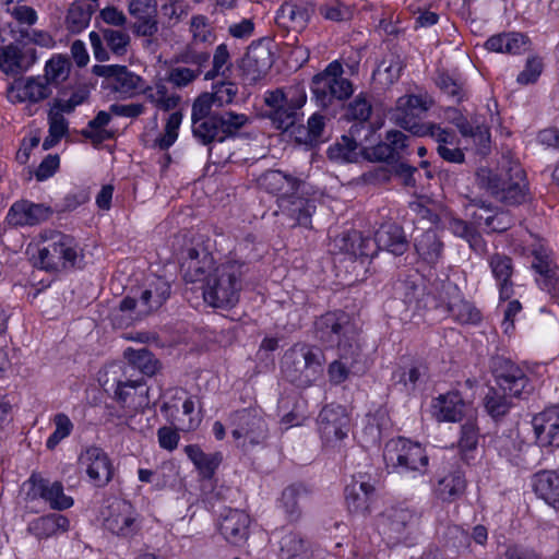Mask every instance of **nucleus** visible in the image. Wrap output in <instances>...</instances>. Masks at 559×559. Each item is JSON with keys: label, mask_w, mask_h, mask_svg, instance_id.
I'll list each match as a JSON object with an SVG mask.
<instances>
[{"label": "nucleus", "mask_w": 559, "mask_h": 559, "mask_svg": "<svg viewBox=\"0 0 559 559\" xmlns=\"http://www.w3.org/2000/svg\"><path fill=\"white\" fill-rule=\"evenodd\" d=\"M318 430L325 445L336 447L349 431V417L341 405H326L318 417Z\"/></svg>", "instance_id": "4468645a"}, {"label": "nucleus", "mask_w": 559, "mask_h": 559, "mask_svg": "<svg viewBox=\"0 0 559 559\" xmlns=\"http://www.w3.org/2000/svg\"><path fill=\"white\" fill-rule=\"evenodd\" d=\"M378 249L385 250L394 255H402L408 248V241L401 226L383 224L376 231Z\"/></svg>", "instance_id": "58836bf2"}, {"label": "nucleus", "mask_w": 559, "mask_h": 559, "mask_svg": "<svg viewBox=\"0 0 559 559\" xmlns=\"http://www.w3.org/2000/svg\"><path fill=\"white\" fill-rule=\"evenodd\" d=\"M51 95L52 88L40 75L16 79L7 88V97L13 104H37Z\"/></svg>", "instance_id": "f3484780"}, {"label": "nucleus", "mask_w": 559, "mask_h": 559, "mask_svg": "<svg viewBox=\"0 0 559 559\" xmlns=\"http://www.w3.org/2000/svg\"><path fill=\"white\" fill-rule=\"evenodd\" d=\"M448 114L450 121L464 138H472L479 146L487 147L490 142V131L481 116L475 115L468 120L456 109H449Z\"/></svg>", "instance_id": "f704fd0d"}, {"label": "nucleus", "mask_w": 559, "mask_h": 559, "mask_svg": "<svg viewBox=\"0 0 559 559\" xmlns=\"http://www.w3.org/2000/svg\"><path fill=\"white\" fill-rule=\"evenodd\" d=\"M248 265L237 260H227L213 270L203 284V298L211 307L230 308L239 301L243 276Z\"/></svg>", "instance_id": "7ed1b4c3"}, {"label": "nucleus", "mask_w": 559, "mask_h": 559, "mask_svg": "<svg viewBox=\"0 0 559 559\" xmlns=\"http://www.w3.org/2000/svg\"><path fill=\"white\" fill-rule=\"evenodd\" d=\"M306 551V542L297 533H287L280 540V555L283 559H294Z\"/></svg>", "instance_id": "774afa93"}, {"label": "nucleus", "mask_w": 559, "mask_h": 559, "mask_svg": "<svg viewBox=\"0 0 559 559\" xmlns=\"http://www.w3.org/2000/svg\"><path fill=\"white\" fill-rule=\"evenodd\" d=\"M230 420L234 426L233 437L236 440L243 439V444H259L267 436V425L262 411L258 407L236 411L231 414Z\"/></svg>", "instance_id": "ddd939ff"}, {"label": "nucleus", "mask_w": 559, "mask_h": 559, "mask_svg": "<svg viewBox=\"0 0 559 559\" xmlns=\"http://www.w3.org/2000/svg\"><path fill=\"white\" fill-rule=\"evenodd\" d=\"M33 253L34 265L47 272L79 266L83 255L75 239L57 230H44Z\"/></svg>", "instance_id": "f03ea898"}, {"label": "nucleus", "mask_w": 559, "mask_h": 559, "mask_svg": "<svg viewBox=\"0 0 559 559\" xmlns=\"http://www.w3.org/2000/svg\"><path fill=\"white\" fill-rule=\"evenodd\" d=\"M111 119V112L99 111L94 119H92L87 127L82 130V135L92 140L94 143H102L111 138V133L104 129Z\"/></svg>", "instance_id": "052dcab7"}, {"label": "nucleus", "mask_w": 559, "mask_h": 559, "mask_svg": "<svg viewBox=\"0 0 559 559\" xmlns=\"http://www.w3.org/2000/svg\"><path fill=\"white\" fill-rule=\"evenodd\" d=\"M307 102L306 88L301 84L287 88L266 91L264 103L267 107L265 116L277 130L288 131L301 118L300 109Z\"/></svg>", "instance_id": "0eeeda50"}, {"label": "nucleus", "mask_w": 559, "mask_h": 559, "mask_svg": "<svg viewBox=\"0 0 559 559\" xmlns=\"http://www.w3.org/2000/svg\"><path fill=\"white\" fill-rule=\"evenodd\" d=\"M316 337L329 345L336 346L343 358L360 353L359 329L344 311H329L314 322Z\"/></svg>", "instance_id": "423d86ee"}, {"label": "nucleus", "mask_w": 559, "mask_h": 559, "mask_svg": "<svg viewBox=\"0 0 559 559\" xmlns=\"http://www.w3.org/2000/svg\"><path fill=\"white\" fill-rule=\"evenodd\" d=\"M70 62L62 56H56L49 59L45 64V73L41 75L50 87L57 88L70 74Z\"/></svg>", "instance_id": "5fc2aeb1"}, {"label": "nucleus", "mask_w": 559, "mask_h": 559, "mask_svg": "<svg viewBox=\"0 0 559 559\" xmlns=\"http://www.w3.org/2000/svg\"><path fill=\"white\" fill-rule=\"evenodd\" d=\"M36 61L35 48L10 44L0 49V69L7 74L27 71Z\"/></svg>", "instance_id": "473e14b6"}, {"label": "nucleus", "mask_w": 559, "mask_h": 559, "mask_svg": "<svg viewBox=\"0 0 559 559\" xmlns=\"http://www.w3.org/2000/svg\"><path fill=\"white\" fill-rule=\"evenodd\" d=\"M214 259L206 250L189 248L181 262V270L187 282L206 283V277L213 272Z\"/></svg>", "instance_id": "bb28decb"}, {"label": "nucleus", "mask_w": 559, "mask_h": 559, "mask_svg": "<svg viewBox=\"0 0 559 559\" xmlns=\"http://www.w3.org/2000/svg\"><path fill=\"white\" fill-rule=\"evenodd\" d=\"M488 264L499 287L500 299L507 300L513 294V274L512 259L504 253H493L488 258Z\"/></svg>", "instance_id": "4c0bfd02"}, {"label": "nucleus", "mask_w": 559, "mask_h": 559, "mask_svg": "<svg viewBox=\"0 0 559 559\" xmlns=\"http://www.w3.org/2000/svg\"><path fill=\"white\" fill-rule=\"evenodd\" d=\"M371 110L370 103L365 96L359 94L348 104L345 116L348 120L358 121L357 124H359L360 131L366 130L370 132V128H366L365 122L369 119Z\"/></svg>", "instance_id": "0e129e2a"}, {"label": "nucleus", "mask_w": 559, "mask_h": 559, "mask_svg": "<svg viewBox=\"0 0 559 559\" xmlns=\"http://www.w3.org/2000/svg\"><path fill=\"white\" fill-rule=\"evenodd\" d=\"M479 429L476 424L474 414L468 416L465 423L461 427V437L459 440V447L462 452L463 459L468 462V452L476 449L478 444Z\"/></svg>", "instance_id": "bf43d9fd"}, {"label": "nucleus", "mask_w": 559, "mask_h": 559, "mask_svg": "<svg viewBox=\"0 0 559 559\" xmlns=\"http://www.w3.org/2000/svg\"><path fill=\"white\" fill-rule=\"evenodd\" d=\"M177 61L190 64L193 70H200L202 73L203 68L209 63L210 52L207 47L201 45H193L188 43L177 55Z\"/></svg>", "instance_id": "4d7b16f0"}, {"label": "nucleus", "mask_w": 559, "mask_h": 559, "mask_svg": "<svg viewBox=\"0 0 559 559\" xmlns=\"http://www.w3.org/2000/svg\"><path fill=\"white\" fill-rule=\"evenodd\" d=\"M36 490L41 499H44L52 510H67L74 503L72 497L67 496L63 491V485L60 481L40 479L36 484Z\"/></svg>", "instance_id": "a18cd8bd"}, {"label": "nucleus", "mask_w": 559, "mask_h": 559, "mask_svg": "<svg viewBox=\"0 0 559 559\" xmlns=\"http://www.w3.org/2000/svg\"><path fill=\"white\" fill-rule=\"evenodd\" d=\"M432 409L438 421L448 423L461 421L474 414L472 406L457 391H450L433 399Z\"/></svg>", "instance_id": "aec40b11"}, {"label": "nucleus", "mask_w": 559, "mask_h": 559, "mask_svg": "<svg viewBox=\"0 0 559 559\" xmlns=\"http://www.w3.org/2000/svg\"><path fill=\"white\" fill-rule=\"evenodd\" d=\"M214 104L216 103L210 93L200 95L193 102L191 109L192 134L199 143L204 141L210 129L213 128L212 122L215 115L218 114V111H212Z\"/></svg>", "instance_id": "7c9ffc66"}, {"label": "nucleus", "mask_w": 559, "mask_h": 559, "mask_svg": "<svg viewBox=\"0 0 559 559\" xmlns=\"http://www.w3.org/2000/svg\"><path fill=\"white\" fill-rule=\"evenodd\" d=\"M428 378V367L421 361H414L409 365L400 367L392 374L395 385H400L401 390L412 393L416 388L424 383Z\"/></svg>", "instance_id": "ea45409f"}, {"label": "nucleus", "mask_w": 559, "mask_h": 559, "mask_svg": "<svg viewBox=\"0 0 559 559\" xmlns=\"http://www.w3.org/2000/svg\"><path fill=\"white\" fill-rule=\"evenodd\" d=\"M156 0H131L129 14L135 20L131 28L138 36L151 37L158 31L156 21Z\"/></svg>", "instance_id": "a878e982"}, {"label": "nucleus", "mask_w": 559, "mask_h": 559, "mask_svg": "<svg viewBox=\"0 0 559 559\" xmlns=\"http://www.w3.org/2000/svg\"><path fill=\"white\" fill-rule=\"evenodd\" d=\"M273 62V53L267 44L252 43L243 59V70L251 82H257L267 73Z\"/></svg>", "instance_id": "c85d7f7f"}, {"label": "nucleus", "mask_w": 559, "mask_h": 559, "mask_svg": "<svg viewBox=\"0 0 559 559\" xmlns=\"http://www.w3.org/2000/svg\"><path fill=\"white\" fill-rule=\"evenodd\" d=\"M27 530L37 538H49L68 532L70 530V521L62 514L50 513L33 520L28 524Z\"/></svg>", "instance_id": "a19ab883"}, {"label": "nucleus", "mask_w": 559, "mask_h": 559, "mask_svg": "<svg viewBox=\"0 0 559 559\" xmlns=\"http://www.w3.org/2000/svg\"><path fill=\"white\" fill-rule=\"evenodd\" d=\"M359 124H353L348 134L343 135L328 148V157L338 164L356 163L359 158Z\"/></svg>", "instance_id": "e433bc0d"}, {"label": "nucleus", "mask_w": 559, "mask_h": 559, "mask_svg": "<svg viewBox=\"0 0 559 559\" xmlns=\"http://www.w3.org/2000/svg\"><path fill=\"white\" fill-rule=\"evenodd\" d=\"M307 498V490L301 485H292L282 493V507L290 521H296L301 514V502Z\"/></svg>", "instance_id": "864d4df0"}, {"label": "nucleus", "mask_w": 559, "mask_h": 559, "mask_svg": "<svg viewBox=\"0 0 559 559\" xmlns=\"http://www.w3.org/2000/svg\"><path fill=\"white\" fill-rule=\"evenodd\" d=\"M374 496V486L364 475L353 476L345 487V500L350 513L366 515Z\"/></svg>", "instance_id": "393cba45"}, {"label": "nucleus", "mask_w": 559, "mask_h": 559, "mask_svg": "<svg viewBox=\"0 0 559 559\" xmlns=\"http://www.w3.org/2000/svg\"><path fill=\"white\" fill-rule=\"evenodd\" d=\"M414 248L423 261L432 265L442 257L443 242L435 229H427L414 237Z\"/></svg>", "instance_id": "79ce46f5"}, {"label": "nucleus", "mask_w": 559, "mask_h": 559, "mask_svg": "<svg viewBox=\"0 0 559 559\" xmlns=\"http://www.w3.org/2000/svg\"><path fill=\"white\" fill-rule=\"evenodd\" d=\"M430 105V102L419 95L402 96L396 102L393 120L399 127L417 136H447L440 126L431 122H420L421 116L426 114Z\"/></svg>", "instance_id": "9b49d317"}, {"label": "nucleus", "mask_w": 559, "mask_h": 559, "mask_svg": "<svg viewBox=\"0 0 559 559\" xmlns=\"http://www.w3.org/2000/svg\"><path fill=\"white\" fill-rule=\"evenodd\" d=\"M185 453L191 460L200 475L206 479L213 477L222 462L221 453H204L197 444L186 445Z\"/></svg>", "instance_id": "49530a36"}, {"label": "nucleus", "mask_w": 559, "mask_h": 559, "mask_svg": "<svg viewBox=\"0 0 559 559\" xmlns=\"http://www.w3.org/2000/svg\"><path fill=\"white\" fill-rule=\"evenodd\" d=\"M319 13L333 22H346L353 17V9L340 0H328L320 4Z\"/></svg>", "instance_id": "338daca9"}, {"label": "nucleus", "mask_w": 559, "mask_h": 559, "mask_svg": "<svg viewBox=\"0 0 559 559\" xmlns=\"http://www.w3.org/2000/svg\"><path fill=\"white\" fill-rule=\"evenodd\" d=\"M146 394L147 389L143 378L119 381L115 391V396L119 402L133 406H142Z\"/></svg>", "instance_id": "09e8293b"}, {"label": "nucleus", "mask_w": 559, "mask_h": 559, "mask_svg": "<svg viewBox=\"0 0 559 559\" xmlns=\"http://www.w3.org/2000/svg\"><path fill=\"white\" fill-rule=\"evenodd\" d=\"M124 357L128 359L131 367L140 370L142 374L153 376L158 369V360L145 348H127L124 350Z\"/></svg>", "instance_id": "6e6d98bb"}, {"label": "nucleus", "mask_w": 559, "mask_h": 559, "mask_svg": "<svg viewBox=\"0 0 559 559\" xmlns=\"http://www.w3.org/2000/svg\"><path fill=\"white\" fill-rule=\"evenodd\" d=\"M477 180L480 188L506 205H519L526 200L528 187L525 173L516 163H508L497 171L480 168Z\"/></svg>", "instance_id": "39448f33"}, {"label": "nucleus", "mask_w": 559, "mask_h": 559, "mask_svg": "<svg viewBox=\"0 0 559 559\" xmlns=\"http://www.w3.org/2000/svg\"><path fill=\"white\" fill-rule=\"evenodd\" d=\"M250 516L238 509L227 510L219 521V531L227 542L242 545L249 534Z\"/></svg>", "instance_id": "2f4dec72"}, {"label": "nucleus", "mask_w": 559, "mask_h": 559, "mask_svg": "<svg viewBox=\"0 0 559 559\" xmlns=\"http://www.w3.org/2000/svg\"><path fill=\"white\" fill-rule=\"evenodd\" d=\"M190 40L193 45L210 47L214 44L216 36L207 16L202 14L193 15L189 22Z\"/></svg>", "instance_id": "3c124183"}, {"label": "nucleus", "mask_w": 559, "mask_h": 559, "mask_svg": "<svg viewBox=\"0 0 559 559\" xmlns=\"http://www.w3.org/2000/svg\"><path fill=\"white\" fill-rule=\"evenodd\" d=\"M103 524L105 530L120 537H131L139 530L135 512L126 500H115L107 507Z\"/></svg>", "instance_id": "a211bd4d"}, {"label": "nucleus", "mask_w": 559, "mask_h": 559, "mask_svg": "<svg viewBox=\"0 0 559 559\" xmlns=\"http://www.w3.org/2000/svg\"><path fill=\"white\" fill-rule=\"evenodd\" d=\"M383 460L388 468L399 474L424 475L429 464L425 448L409 439L399 437L385 443Z\"/></svg>", "instance_id": "1a4fd4ad"}, {"label": "nucleus", "mask_w": 559, "mask_h": 559, "mask_svg": "<svg viewBox=\"0 0 559 559\" xmlns=\"http://www.w3.org/2000/svg\"><path fill=\"white\" fill-rule=\"evenodd\" d=\"M416 513L405 506L386 509L381 515L380 528L392 543L400 542L416 524Z\"/></svg>", "instance_id": "6ab92c4d"}, {"label": "nucleus", "mask_w": 559, "mask_h": 559, "mask_svg": "<svg viewBox=\"0 0 559 559\" xmlns=\"http://www.w3.org/2000/svg\"><path fill=\"white\" fill-rule=\"evenodd\" d=\"M325 356L323 350L311 344L297 343L288 348L282 360L283 377L297 388H309L323 374Z\"/></svg>", "instance_id": "20e7f679"}, {"label": "nucleus", "mask_w": 559, "mask_h": 559, "mask_svg": "<svg viewBox=\"0 0 559 559\" xmlns=\"http://www.w3.org/2000/svg\"><path fill=\"white\" fill-rule=\"evenodd\" d=\"M436 308L448 313L460 324L477 325L481 321V312L466 301L459 286L450 281L442 282L436 295Z\"/></svg>", "instance_id": "f8f14e48"}, {"label": "nucleus", "mask_w": 559, "mask_h": 559, "mask_svg": "<svg viewBox=\"0 0 559 559\" xmlns=\"http://www.w3.org/2000/svg\"><path fill=\"white\" fill-rule=\"evenodd\" d=\"M447 136L430 135L437 143V152L441 158L450 163L461 164L464 162V153L459 147H449L454 144L455 134L448 129H443Z\"/></svg>", "instance_id": "e2e57ef3"}, {"label": "nucleus", "mask_w": 559, "mask_h": 559, "mask_svg": "<svg viewBox=\"0 0 559 559\" xmlns=\"http://www.w3.org/2000/svg\"><path fill=\"white\" fill-rule=\"evenodd\" d=\"M79 465L96 487L106 486L112 478V463L108 454L99 447L91 445L83 450L79 456Z\"/></svg>", "instance_id": "dca6fc26"}, {"label": "nucleus", "mask_w": 559, "mask_h": 559, "mask_svg": "<svg viewBox=\"0 0 559 559\" xmlns=\"http://www.w3.org/2000/svg\"><path fill=\"white\" fill-rule=\"evenodd\" d=\"M448 229L454 236L464 239L476 253L481 254L486 251V242L473 224L452 217L449 219Z\"/></svg>", "instance_id": "de8ad7c7"}, {"label": "nucleus", "mask_w": 559, "mask_h": 559, "mask_svg": "<svg viewBox=\"0 0 559 559\" xmlns=\"http://www.w3.org/2000/svg\"><path fill=\"white\" fill-rule=\"evenodd\" d=\"M492 373L498 388H491L485 397V407L493 418L508 414L512 399L528 393L532 388L524 370L504 357L492 359Z\"/></svg>", "instance_id": "f257e3e1"}, {"label": "nucleus", "mask_w": 559, "mask_h": 559, "mask_svg": "<svg viewBox=\"0 0 559 559\" xmlns=\"http://www.w3.org/2000/svg\"><path fill=\"white\" fill-rule=\"evenodd\" d=\"M411 154L409 138L399 130H391L384 140L371 150V157L378 162L393 163Z\"/></svg>", "instance_id": "b1692460"}, {"label": "nucleus", "mask_w": 559, "mask_h": 559, "mask_svg": "<svg viewBox=\"0 0 559 559\" xmlns=\"http://www.w3.org/2000/svg\"><path fill=\"white\" fill-rule=\"evenodd\" d=\"M312 13L313 9L305 1L285 2L277 10L275 21L281 27L301 31Z\"/></svg>", "instance_id": "c9c22d12"}, {"label": "nucleus", "mask_w": 559, "mask_h": 559, "mask_svg": "<svg viewBox=\"0 0 559 559\" xmlns=\"http://www.w3.org/2000/svg\"><path fill=\"white\" fill-rule=\"evenodd\" d=\"M404 67L405 62L402 56L396 51H390L383 57L373 75H378L380 79L383 78L382 82L391 85L400 79Z\"/></svg>", "instance_id": "603ef678"}, {"label": "nucleus", "mask_w": 559, "mask_h": 559, "mask_svg": "<svg viewBox=\"0 0 559 559\" xmlns=\"http://www.w3.org/2000/svg\"><path fill=\"white\" fill-rule=\"evenodd\" d=\"M359 353L350 358H343L338 352V359L333 360L328 367L329 380L332 384L343 383L349 376L350 369L358 360Z\"/></svg>", "instance_id": "69168bd1"}, {"label": "nucleus", "mask_w": 559, "mask_h": 559, "mask_svg": "<svg viewBox=\"0 0 559 559\" xmlns=\"http://www.w3.org/2000/svg\"><path fill=\"white\" fill-rule=\"evenodd\" d=\"M537 443L545 447H559V407L552 406L534 416L532 420Z\"/></svg>", "instance_id": "cd10ccee"}, {"label": "nucleus", "mask_w": 559, "mask_h": 559, "mask_svg": "<svg viewBox=\"0 0 559 559\" xmlns=\"http://www.w3.org/2000/svg\"><path fill=\"white\" fill-rule=\"evenodd\" d=\"M259 187L271 193L282 198L290 193L304 192L306 183L281 170H267L258 178Z\"/></svg>", "instance_id": "c756f323"}, {"label": "nucleus", "mask_w": 559, "mask_h": 559, "mask_svg": "<svg viewBox=\"0 0 559 559\" xmlns=\"http://www.w3.org/2000/svg\"><path fill=\"white\" fill-rule=\"evenodd\" d=\"M170 296V284L160 276H152L134 296L124 297L119 311L128 313V320L141 319L158 310Z\"/></svg>", "instance_id": "9d476101"}, {"label": "nucleus", "mask_w": 559, "mask_h": 559, "mask_svg": "<svg viewBox=\"0 0 559 559\" xmlns=\"http://www.w3.org/2000/svg\"><path fill=\"white\" fill-rule=\"evenodd\" d=\"M535 492L549 506L559 509V476L544 472L534 480Z\"/></svg>", "instance_id": "8fccbe9b"}, {"label": "nucleus", "mask_w": 559, "mask_h": 559, "mask_svg": "<svg viewBox=\"0 0 559 559\" xmlns=\"http://www.w3.org/2000/svg\"><path fill=\"white\" fill-rule=\"evenodd\" d=\"M248 122L249 117L245 114L231 110L218 111L212 122L213 128L210 129L201 144L222 143L228 138H234Z\"/></svg>", "instance_id": "412c9836"}, {"label": "nucleus", "mask_w": 559, "mask_h": 559, "mask_svg": "<svg viewBox=\"0 0 559 559\" xmlns=\"http://www.w3.org/2000/svg\"><path fill=\"white\" fill-rule=\"evenodd\" d=\"M534 260L532 267L538 273L542 278L538 280V285L550 294L559 293V275L558 269L551 259V252L539 246L533 250Z\"/></svg>", "instance_id": "72a5a7b5"}, {"label": "nucleus", "mask_w": 559, "mask_h": 559, "mask_svg": "<svg viewBox=\"0 0 559 559\" xmlns=\"http://www.w3.org/2000/svg\"><path fill=\"white\" fill-rule=\"evenodd\" d=\"M466 489V479L462 471L455 469L438 480L435 492L444 502H453L461 498Z\"/></svg>", "instance_id": "c03bdc74"}, {"label": "nucleus", "mask_w": 559, "mask_h": 559, "mask_svg": "<svg viewBox=\"0 0 559 559\" xmlns=\"http://www.w3.org/2000/svg\"><path fill=\"white\" fill-rule=\"evenodd\" d=\"M485 47L489 51L519 55L527 50L528 38L521 33H502L489 37Z\"/></svg>", "instance_id": "37998d69"}, {"label": "nucleus", "mask_w": 559, "mask_h": 559, "mask_svg": "<svg viewBox=\"0 0 559 559\" xmlns=\"http://www.w3.org/2000/svg\"><path fill=\"white\" fill-rule=\"evenodd\" d=\"M94 73L107 80L108 86L121 94L132 95L140 87L142 79L124 66H95Z\"/></svg>", "instance_id": "5701e85b"}, {"label": "nucleus", "mask_w": 559, "mask_h": 559, "mask_svg": "<svg viewBox=\"0 0 559 559\" xmlns=\"http://www.w3.org/2000/svg\"><path fill=\"white\" fill-rule=\"evenodd\" d=\"M96 11V4H72L67 14V23L72 32H81L91 21Z\"/></svg>", "instance_id": "680f3d73"}, {"label": "nucleus", "mask_w": 559, "mask_h": 559, "mask_svg": "<svg viewBox=\"0 0 559 559\" xmlns=\"http://www.w3.org/2000/svg\"><path fill=\"white\" fill-rule=\"evenodd\" d=\"M52 213V209L44 203L20 200L11 205L7 219L13 226H35L49 219Z\"/></svg>", "instance_id": "4be33fe9"}, {"label": "nucleus", "mask_w": 559, "mask_h": 559, "mask_svg": "<svg viewBox=\"0 0 559 559\" xmlns=\"http://www.w3.org/2000/svg\"><path fill=\"white\" fill-rule=\"evenodd\" d=\"M306 188L304 192L290 193L282 198H277L276 215L282 216L284 223L289 226L309 227L311 216L316 212V202L313 199L306 197Z\"/></svg>", "instance_id": "2eb2a0df"}, {"label": "nucleus", "mask_w": 559, "mask_h": 559, "mask_svg": "<svg viewBox=\"0 0 559 559\" xmlns=\"http://www.w3.org/2000/svg\"><path fill=\"white\" fill-rule=\"evenodd\" d=\"M144 94L150 103L164 111L175 109L180 100L179 96L168 94V90L163 83L145 88Z\"/></svg>", "instance_id": "13d9d810"}, {"label": "nucleus", "mask_w": 559, "mask_h": 559, "mask_svg": "<svg viewBox=\"0 0 559 559\" xmlns=\"http://www.w3.org/2000/svg\"><path fill=\"white\" fill-rule=\"evenodd\" d=\"M342 64L333 61L311 80L312 100L320 108H329L344 102L354 93L350 80L345 78Z\"/></svg>", "instance_id": "6e6552de"}]
</instances>
